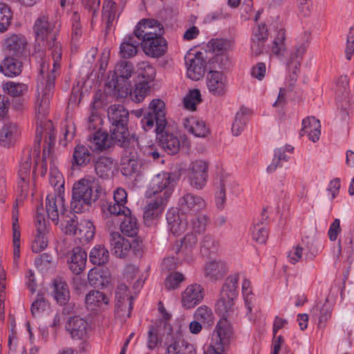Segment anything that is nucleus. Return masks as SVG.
Masks as SVG:
<instances>
[{"label": "nucleus", "instance_id": "47", "mask_svg": "<svg viewBox=\"0 0 354 354\" xmlns=\"http://www.w3.org/2000/svg\"><path fill=\"white\" fill-rule=\"evenodd\" d=\"M60 221L62 229L66 234L76 235L80 223L74 213L68 211L60 218Z\"/></svg>", "mask_w": 354, "mask_h": 354}, {"label": "nucleus", "instance_id": "39", "mask_svg": "<svg viewBox=\"0 0 354 354\" xmlns=\"http://www.w3.org/2000/svg\"><path fill=\"white\" fill-rule=\"evenodd\" d=\"M122 162L124 175H131L137 172L140 165L137 152L131 149L125 150V156L122 157Z\"/></svg>", "mask_w": 354, "mask_h": 354}, {"label": "nucleus", "instance_id": "11", "mask_svg": "<svg viewBox=\"0 0 354 354\" xmlns=\"http://www.w3.org/2000/svg\"><path fill=\"white\" fill-rule=\"evenodd\" d=\"M163 26L153 19H143L136 25L133 34L138 40L151 39L155 37L162 35Z\"/></svg>", "mask_w": 354, "mask_h": 354}, {"label": "nucleus", "instance_id": "48", "mask_svg": "<svg viewBox=\"0 0 354 354\" xmlns=\"http://www.w3.org/2000/svg\"><path fill=\"white\" fill-rule=\"evenodd\" d=\"M22 64L16 58L6 57L1 64V72L8 77L18 75L21 72Z\"/></svg>", "mask_w": 354, "mask_h": 354}, {"label": "nucleus", "instance_id": "63", "mask_svg": "<svg viewBox=\"0 0 354 354\" xmlns=\"http://www.w3.org/2000/svg\"><path fill=\"white\" fill-rule=\"evenodd\" d=\"M165 346L167 347L165 354H182L178 345V336L174 337L172 333L167 334Z\"/></svg>", "mask_w": 354, "mask_h": 354}, {"label": "nucleus", "instance_id": "19", "mask_svg": "<svg viewBox=\"0 0 354 354\" xmlns=\"http://www.w3.org/2000/svg\"><path fill=\"white\" fill-rule=\"evenodd\" d=\"M31 170V157L29 151L24 154L18 171V189L21 196H26L28 192L30 174Z\"/></svg>", "mask_w": 354, "mask_h": 354}, {"label": "nucleus", "instance_id": "53", "mask_svg": "<svg viewBox=\"0 0 354 354\" xmlns=\"http://www.w3.org/2000/svg\"><path fill=\"white\" fill-rule=\"evenodd\" d=\"M90 261L97 266L105 264L109 259V252L103 245H95L90 252Z\"/></svg>", "mask_w": 354, "mask_h": 354}, {"label": "nucleus", "instance_id": "49", "mask_svg": "<svg viewBox=\"0 0 354 354\" xmlns=\"http://www.w3.org/2000/svg\"><path fill=\"white\" fill-rule=\"evenodd\" d=\"M239 280V274L234 273L229 276L223 284L221 291V296L236 298L238 295V282Z\"/></svg>", "mask_w": 354, "mask_h": 354}, {"label": "nucleus", "instance_id": "21", "mask_svg": "<svg viewBox=\"0 0 354 354\" xmlns=\"http://www.w3.org/2000/svg\"><path fill=\"white\" fill-rule=\"evenodd\" d=\"M207 86L213 95H222L227 89V78L220 71H211L207 75Z\"/></svg>", "mask_w": 354, "mask_h": 354}, {"label": "nucleus", "instance_id": "1", "mask_svg": "<svg viewBox=\"0 0 354 354\" xmlns=\"http://www.w3.org/2000/svg\"><path fill=\"white\" fill-rule=\"evenodd\" d=\"M60 24L57 21L50 19L48 15H40L35 22L34 32L35 34V59H39L41 64L46 62L44 55L48 52V62L52 66H60L62 59V46L57 41V36L60 31Z\"/></svg>", "mask_w": 354, "mask_h": 354}, {"label": "nucleus", "instance_id": "52", "mask_svg": "<svg viewBox=\"0 0 354 354\" xmlns=\"http://www.w3.org/2000/svg\"><path fill=\"white\" fill-rule=\"evenodd\" d=\"M286 39L285 30L283 28L279 29L274 37L271 47V51L274 55L278 57H283L287 50Z\"/></svg>", "mask_w": 354, "mask_h": 354}, {"label": "nucleus", "instance_id": "54", "mask_svg": "<svg viewBox=\"0 0 354 354\" xmlns=\"http://www.w3.org/2000/svg\"><path fill=\"white\" fill-rule=\"evenodd\" d=\"M216 189L226 194L229 191L232 194L237 196L239 194L238 183L230 176L223 175L217 183Z\"/></svg>", "mask_w": 354, "mask_h": 354}, {"label": "nucleus", "instance_id": "57", "mask_svg": "<svg viewBox=\"0 0 354 354\" xmlns=\"http://www.w3.org/2000/svg\"><path fill=\"white\" fill-rule=\"evenodd\" d=\"M12 19V13L10 8L4 3H0V32H4L8 29Z\"/></svg>", "mask_w": 354, "mask_h": 354}, {"label": "nucleus", "instance_id": "25", "mask_svg": "<svg viewBox=\"0 0 354 354\" xmlns=\"http://www.w3.org/2000/svg\"><path fill=\"white\" fill-rule=\"evenodd\" d=\"M232 335L233 329L230 322L226 317H222L212 333V341L229 345Z\"/></svg>", "mask_w": 354, "mask_h": 354}, {"label": "nucleus", "instance_id": "7", "mask_svg": "<svg viewBox=\"0 0 354 354\" xmlns=\"http://www.w3.org/2000/svg\"><path fill=\"white\" fill-rule=\"evenodd\" d=\"M209 162L204 160H196L189 163L187 169V178L191 187L196 190L203 189L208 181Z\"/></svg>", "mask_w": 354, "mask_h": 354}, {"label": "nucleus", "instance_id": "15", "mask_svg": "<svg viewBox=\"0 0 354 354\" xmlns=\"http://www.w3.org/2000/svg\"><path fill=\"white\" fill-rule=\"evenodd\" d=\"M46 208L48 218L55 224L68 212L65 208L64 197L61 194H48L46 196Z\"/></svg>", "mask_w": 354, "mask_h": 354}, {"label": "nucleus", "instance_id": "60", "mask_svg": "<svg viewBox=\"0 0 354 354\" xmlns=\"http://www.w3.org/2000/svg\"><path fill=\"white\" fill-rule=\"evenodd\" d=\"M201 102V93L198 89H194L184 97L183 104L185 109L196 111V106Z\"/></svg>", "mask_w": 354, "mask_h": 354}, {"label": "nucleus", "instance_id": "56", "mask_svg": "<svg viewBox=\"0 0 354 354\" xmlns=\"http://www.w3.org/2000/svg\"><path fill=\"white\" fill-rule=\"evenodd\" d=\"M116 17V3L113 0H104L102 18L107 26L112 25Z\"/></svg>", "mask_w": 354, "mask_h": 354}, {"label": "nucleus", "instance_id": "10", "mask_svg": "<svg viewBox=\"0 0 354 354\" xmlns=\"http://www.w3.org/2000/svg\"><path fill=\"white\" fill-rule=\"evenodd\" d=\"M178 205L183 214L196 215L207 208V203L201 196L187 192L179 198Z\"/></svg>", "mask_w": 354, "mask_h": 354}, {"label": "nucleus", "instance_id": "28", "mask_svg": "<svg viewBox=\"0 0 354 354\" xmlns=\"http://www.w3.org/2000/svg\"><path fill=\"white\" fill-rule=\"evenodd\" d=\"M268 37V31L265 24H259L254 28L251 37V50L254 55H259L263 53Z\"/></svg>", "mask_w": 354, "mask_h": 354}, {"label": "nucleus", "instance_id": "14", "mask_svg": "<svg viewBox=\"0 0 354 354\" xmlns=\"http://www.w3.org/2000/svg\"><path fill=\"white\" fill-rule=\"evenodd\" d=\"M228 48V41L223 39H212L207 44V50L216 55L214 63L218 64L219 69L228 68L230 65V60L225 55Z\"/></svg>", "mask_w": 354, "mask_h": 354}, {"label": "nucleus", "instance_id": "46", "mask_svg": "<svg viewBox=\"0 0 354 354\" xmlns=\"http://www.w3.org/2000/svg\"><path fill=\"white\" fill-rule=\"evenodd\" d=\"M235 298L221 296L216 304V312L222 317H230L235 312L234 300Z\"/></svg>", "mask_w": 354, "mask_h": 354}, {"label": "nucleus", "instance_id": "40", "mask_svg": "<svg viewBox=\"0 0 354 354\" xmlns=\"http://www.w3.org/2000/svg\"><path fill=\"white\" fill-rule=\"evenodd\" d=\"M95 233V227L93 223L84 219L80 222L75 236L82 244H86L93 239Z\"/></svg>", "mask_w": 354, "mask_h": 354}, {"label": "nucleus", "instance_id": "31", "mask_svg": "<svg viewBox=\"0 0 354 354\" xmlns=\"http://www.w3.org/2000/svg\"><path fill=\"white\" fill-rule=\"evenodd\" d=\"M27 41L21 34H12L4 40V46L10 53L16 55H22L26 49Z\"/></svg>", "mask_w": 354, "mask_h": 354}, {"label": "nucleus", "instance_id": "18", "mask_svg": "<svg viewBox=\"0 0 354 354\" xmlns=\"http://www.w3.org/2000/svg\"><path fill=\"white\" fill-rule=\"evenodd\" d=\"M181 295L182 306L187 309L192 308L203 300L204 289L201 285L194 283L188 286Z\"/></svg>", "mask_w": 354, "mask_h": 354}, {"label": "nucleus", "instance_id": "42", "mask_svg": "<svg viewBox=\"0 0 354 354\" xmlns=\"http://www.w3.org/2000/svg\"><path fill=\"white\" fill-rule=\"evenodd\" d=\"M115 165L114 160L109 156H100L95 162L96 174L102 178H107Z\"/></svg>", "mask_w": 354, "mask_h": 354}, {"label": "nucleus", "instance_id": "30", "mask_svg": "<svg viewBox=\"0 0 354 354\" xmlns=\"http://www.w3.org/2000/svg\"><path fill=\"white\" fill-rule=\"evenodd\" d=\"M166 218L170 232L175 236L183 234L187 225L184 215H180L176 209H171L166 214Z\"/></svg>", "mask_w": 354, "mask_h": 354}, {"label": "nucleus", "instance_id": "4", "mask_svg": "<svg viewBox=\"0 0 354 354\" xmlns=\"http://www.w3.org/2000/svg\"><path fill=\"white\" fill-rule=\"evenodd\" d=\"M133 72V64L127 61L118 63L111 79L106 84V91L109 93H118V96H126L129 91L127 80Z\"/></svg>", "mask_w": 354, "mask_h": 354}, {"label": "nucleus", "instance_id": "13", "mask_svg": "<svg viewBox=\"0 0 354 354\" xmlns=\"http://www.w3.org/2000/svg\"><path fill=\"white\" fill-rule=\"evenodd\" d=\"M187 77L194 81L201 80L205 71L206 62L203 53H189L185 57Z\"/></svg>", "mask_w": 354, "mask_h": 354}, {"label": "nucleus", "instance_id": "29", "mask_svg": "<svg viewBox=\"0 0 354 354\" xmlns=\"http://www.w3.org/2000/svg\"><path fill=\"white\" fill-rule=\"evenodd\" d=\"M133 297L129 296L127 286L123 283H119L115 290V307L119 311L128 310L127 317H129L133 309Z\"/></svg>", "mask_w": 354, "mask_h": 354}, {"label": "nucleus", "instance_id": "41", "mask_svg": "<svg viewBox=\"0 0 354 354\" xmlns=\"http://www.w3.org/2000/svg\"><path fill=\"white\" fill-rule=\"evenodd\" d=\"M102 211L104 216L108 219L107 225H109V223L112 224L115 222L114 219L111 218L113 216H128L131 214V210L127 207L122 204H118L116 202H114L113 204L110 203L107 206H104Z\"/></svg>", "mask_w": 354, "mask_h": 354}, {"label": "nucleus", "instance_id": "58", "mask_svg": "<svg viewBox=\"0 0 354 354\" xmlns=\"http://www.w3.org/2000/svg\"><path fill=\"white\" fill-rule=\"evenodd\" d=\"M49 308L48 302L42 295L38 294L31 305V313L34 317H39Z\"/></svg>", "mask_w": 354, "mask_h": 354}, {"label": "nucleus", "instance_id": "22", "mask_svg": "<svg viewBox=\"0 0 354 354\" xmlns=\"http://www.w3.org/2000/svg\"><path fill=\"white\" fill-rule=\"evenodd\" d=\"M91 143L90 149L93 151L102 152L111 148L115 144V140L105 131H96L92 136H89Z\"/></svg>", "mask_w": 354, "mask_h": 354}, {"label": "nucleus", "instance_id": "64", "mask_svg": "<svg viewBox=\"0 0 354 354\" xmlns=\"http://www.w3.org/2000/svg\"><path fill=\"white\" fill-rule=\"evenodd\" d=\"M248 117L245 112H236L234 121L232 126V131L234 135L239 136L243 130Z\"/></svg>", "mask_w": 354, "mask_h": 354}, {"label": "nucleus", "instance_id": "61", "mask_svg": "<svg viewBox=\"0 0 354 354\" xmlns=\"http://www.w3.org/2000/svg\"><path fill=\"white\" fill-rule=\"evenodd\" d=\"M2 87L4 92L14 97L19 96L27 91L26 84L14 82H7L3 84Z\"/></svg>", "mask_w": 354, "mask_h": 354}, {"label": "nucleus", "instance_id": "20", "mask_svg": "<svg viewBox=\"0 0 354 354\" xmlns=\"http://www.w3.org/2000/svg\"><path fill=\"white\" fill-rule=\"evenodd\" d=\"M20 135V129L16 123H5L0 129V145L7 149L12 147Z\"/></svg>", "mask_w": 354, "mask_h": 354}, {"label": "nucleus", "instance_id": "62", "mask_svg": "<svg viewBox=\"0 0 354 354\" xmlns=\"http://www.w3.org/2000/svg\"><path fill=\"white\" fill-rule=\"evenodd\" d=\"M217 247L218 242L212 236L207 234L204 236L201 242V250L204 255H207L215 252Z\"/></svg>", "mask_w": 354, "mask_h": 354}, {"label": "nucleus", "instance_id": "59", "mask_svg": "<svg viewBox=\"0 0 354 354\" xmlns=\"http://www.w3.org/2000/svg\"><path fill=\"white\" fill-rule=\"evenodd\" d=\"M195 319L208 325L213 324L214 314L212 310L206 306L198 307L194 313Z\"/></svg>", "mask_w": 354, "mask_h": 354}, {"label": "nucleus", "instance_id": "51", "mask_svg": "<svg viewBox=\"0 0 354 354\" xmlns=\"http://www.w3.org/2000/svg\"><path fill=\"white\" fill-rule=\"evenodd\" d=\"M120 229L124 235L129 237L136 236L139 230L137 218L131 216V213L128 216H124V219L120 224Z\"/></svg>", "mask_w": 354, "mask_h": 354}, {"label": "nucleus", "instance_id": "33", "mask_svg": "<svg viewBox=\"0 0 354 354\" xmlns=\"http://www.w3.org/2000/svg\"><path fill=\"white\" fill-rule=\"evenodd\" d=\"M294 147L290 145L278 147L274 151V158L272 162L268 166L267 171L272 173L276 171L278 167H282V161L288 162L290 156L293 153Z\"/></svg>", "mask_w": 354, "mask_h": 354}, {"label": "nucleus", "instance_id": "23", "mask_svg": "<svg viewBox=\"0 0 354 354\" xmlns=\"http://www.w3.org/2000/svg\"><path fill=\"white\" fill-rule=\"evenodd\" d=\"M145 131H149L156 124V135L167 124L165 112H145L140 120Z\"/></svg>", "mask_w": 354, "mask_h": 354}, {"label": "nucleus", "instance_id": "55", "mask_svg": "<svg viewBox=\"0 0 354 354\" xmlns=\"http://www.w3.org/2000/svg\"><path fill=\"white\" fill-rule=\"evenodd\" d=\"M111 97H122L123 96H118V93H109L106 91V88L104 92H102L100 90L97 91L93 97V109L95 110L104 109L108 104L109 98Z\"/></svg>", "mask_w": 354, "mask_h": 354}, {"label": "nucleus", "instance_id": "3", "mask_svg": "<svg viewBox=\"0 0 354 354\" xmlns=\"http://www.w3.org/2000/svg\"><path fill=\"white\" fill-rule=\"evenodd\" d=\"M50 62H42L40 64V75L42 78H46V83L42 81L38 85V95L36 100V108L39 111H46L50 108V98L52 97L54 88V83L57 77V71L59 66H52L49 71Z\"/></svg>", "mask_w": 354, "mask_h": 354}, {"label": "nucleus", "instance_id": "17", "mask_svg": "<svg viewBox=\"0 0 354 354\" xmlns=\"http://www.w3.org/2000/svg\"><path fill=\"white\" fill-rule=\"evenodd\" d=\"M140 45L144 53L151 57H160L165 55L167 50V41L162 35L151 39H143Z\"/></svg>", "mask_w": 354, "mask_h": 354}, {"label": "nucleus", "instance_id": "6", "mask_svg": "<svg viewBox=\"0 0 354 354\" xmlns=\"http://www.w3.org/2000/svg\"><path fill=\"white\" fill-rule=\"evenodd\" d=\"M156 138L162 148L170 155L178 153L180 148L188 150L191 145L187 136L182 135L178 137L171 131L167 124L158 133Z\"/></svg>", "mask_w": 354, "mask_h": 354}, {"label": "nucleus", "instance_id": "36", "mask_svg": "<svg viewBox=\"0 0 354 354\" xmlns=\"http://www.w3.org/2000/svg\"><path fill=\"white\" fill-rule=\"evenodd\" d=\"M37 234L32 244V250L34 252L38 253L44 250L48 245V241L46 237L47 229L45 221L43 218L38 216L36 221Z\"/></svg>", "mask_w": 354, "mask_h": 354}, {"label": "nucleus", "instance_id": "27", "mask_svg": "<svg viewBox=\"0 0 354 354\" xmlns=\"http://www.w3.org/2000/svg\"><path fill=\"white\" fill-rule=\"evenodd\" d=\"M66 329L73 339H82L87 336L89 327L86 320L75 316L68 319L66 324Z\"/></svg>", "mask_w": 354, "mask_h": 354}, {"label": "nucleus", "instance_id": "45", "mask_svg": "<svg viewBox=\"0 0 354 354\" xmlns=\"http://www.w3.org/2000/svg\"><path fill=\"white\" fill-rule=\"evenodd\" d=\"M85 302L88 309L94 310L97 307L107 305L109 302V299L99 290H91L86 295Z\"/></svg>", "mask_w": 354, "mask_h": 354}, {"label": "nucleus", "instance_id": "24", "mask_svg": "<svg viewBox=\"0 0 354 354\" xmlns=\"http://www.w3.org/2000/svg\"><path fill=\"white\" fill-rule=\"evenodd\" d=\"M109 243L112 253L118 257L124 258L129 252L131 245L118 232H111L109 234Z\"/></svg>", "mask_w": 354, "mask_h": 354}, {"label": "nucleus", "instance_id": "34", "mask_svg": "<svg viewBox=\"0 0 354 354\" xmlns=\"http://www.w3.org/2000/svg\"><path fill=\"white\" fill-rule=\"evenodd\" d=\"M93 153L88 147L82 144L77 145L73 153L72 167H85L93 158Z\"/></svg>", "mask_w": 354, "mask_h": 354}, {"label": "nucleus", "instance_id": "38", "mask_svg": "<svg viewBox=\"0 0 354 354\" xmlns=\"http://www.w3.org/2000/svg\"><path fill=\"white\" fill-rule=\"evenodd\" d=\"M136 38L134 34L125 37L120 46V54L123 58L134 57L138 50L141 42Z\"/></svg>", "mask_w": 354, "mask_h": 354}, {"label": "nucleus", "instance_id": "50", "mask_svg": "<svg viewBox=\"0 0 354 354\" xmlns=\"http://www.w3.org/2000/svg\"><path fill=\"white\" fill-rule=\"evenodd\" d=\"M53 295L57 303L60 305L66 304L70 299V292L66 283L61 279H55Z\"/></svg>", "mask_w": 354, "mask_h": 354}, {"label": "nucleus", "instance_id": "9", "mask_svg": "<svg viewBox=\"0 0 354 354\" xmlns=\"http://www.w3.org/2000/svg\"><path fill=\"white\" fill-rule=\"evenodd\" d=\"M174 186V175L171 173L162 172L153 178L149 192L150 194H158L156 198L167 201L173 192Z\"/></svg>", "mask_w": 354, "mask_h": 354}, {"label": "nucleus", "instance_id": "2", "mask_svg": "<svg viewBox=\"0 0 354 354\" xmlns=\"http://www.w3.org/2000/svg\"><path fill=\"white\" fill-rule=\"evenodd\" d=\"M101 187L94 176H88L73 185L71 208L75 213L83 212L98 198Z\"/></svg>", "mask_w": 354, "mask_h": 354}, {"label": "nucleus", "instance_id": "35", "mask_svg": "<svg viewBox=\"0 0 354 354\" xmlns=\"http://www.w3.org/2000/svg\"><path fill=\"white\" fill-rule=\"evenodd\" d=\"M87 255L80 248L73 250L68 259L70 270L75 274H80L85 268Z\"/></svg>", "mask_w": 354, "mask_h": 354}, {"label": "nucleus", "instance_id": "44", "mask_svg": "<svg viewBox=\"0 0 354 354\" xmlns=\"http://www.w3.org/2000/svg\"><path fill=\"white\" fill-rule=\"evenodd\" d=\"M88 281L91 286L99 288L106 286L110 281V277L102 270L93 268L88 272Z\"/></svg>", "mask_w": 354, "mask_h": 354}, {"label": "nucleus", "instance_id": "26", "mask_svg": "<svg viewBox=\"0 0 354 354\" xmlns=\"http://www.w3.org/2000/svg\"><path fill=\"white\" fill-rule=\"evenodd\" d=\"M183 127L189 133L198 138H207L211 133L206 122L195 117L183 119Z\"/></svg>", "mask_w": 354, "mask_h": 354}, {"label": "nucleus", "instance_id": "16", "mask_svg": "<svg viewBox=\"0 0 354 354\" xmlns=\"http://www.w3.org/2000/svg\"><path fill=\"white\" fill-rule=\"evenodd\" d=\"M167 201L155 198L151 199L144 208L143 220L146 225L151 226L156 223L161 216Z\"/></svg>", "mask_w": 354, "mask_h": 354}, {"label": "nucleus", "instance_id": "32", "mask_svg": "<svg viewBox=\"0 0 354 354\" xmlns=\"http://www.w3.org/2000/svg\"><path fill=\"white\" fill-rule=\"evenodd\" d=\"M313 317L317 319V326L319 328H325L327 321L330 318L332 313L331 305L328 299L324 303H318L310 310Z\"/></svg>", "mask_w": 354, "mask_h": 354}, {"label": "nucleus", "instance_id": "43", "mask_svg": "<svg viewBox=\"0 0 354 354\" xmlns=\"http://www.w3.org/2000/svg\"><path fill=\"white\" fill-rule=\"evenodd\" d=\"M303 131L308 134V138L313 142L319 139L321 134V124L318 119L315 117H308L303 120Z\"/></svg>", "mask_w": 354, "mask_h": 354}, {"label": "nucleus", "instance_id": "8", "mask_svg": "<svg viewBox=\"0 0 354 354\" xmlns=\"http://www.w3.org/2000/svg\"><path fill=\"white\" fill-rule=\"evenodd\" d=\"M308 47V41H298L292 48L286 59V68L289 71L291 82L289 84L288 89L293 88L296 82L304 55L306 54Z\"/></svg>", "mask_w": 354, "mask_h": 354}, {"label": "nucleus", "instance_id": "37", "mask_svg": "<svg viewBox=\"0 0 354 354\" xmlns=\"http://www.w3.org/2000/svg\"><path fill=\"white\" fill-rule=\"evenodd\" d=\"M227 272L225 264L221 261H212L205 264V277L212 281L221 280Z\"/></svg>", "mask_w": 354, "mask_h": 354}, {"label": "nucleus", "instance_id": "12", "mask_svg": "<svg viewBox=\"0 0 354 354\" xmlns=\"http://www.w3.org/2000/svg\"><path fill=\"white\" fill-rule=\"evenodd\" d=\"M35 118L37 119V137L44 133L46 138L48 140H46V142L48 145V147H44L43 149V161H46L47 156L50 153V145H53L55 140V133L54 126L50 120L46 119L45 112H37Z\"/></svg>", "mask_w": 354, "mask_h": 354}, {"label": "nucleus", "instance_id": "5", "mask_svg": "<svg viewBox=\"0 0 354 354\" xmlns=\"http://www.w3.org/2000/svg\"><path fill=\"white\" fill-rule=\"evenodd\" d=\"M110 125V133L115 144L127 148L131 143L130 133L128 129L129 112H107Z\"/></svg>", "mask_w": 354, "mask_h": 354}]
</instances>
